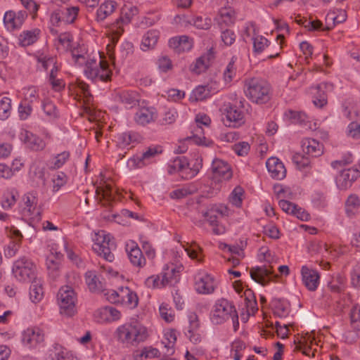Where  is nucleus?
<instances>
[{
    "mask_svg": "<svg viewBox=\"0 0 360 360\" xmlns=\"http://www.w3.org/2000/svg\"><path fill=\"white\" fill-rule=\"evenodd\" d=\"M118 340L134 345L145 341L148 337L147 328L137 322L127 323L116 330Z\"/></svg>",
    "mask_w": 360,
    "mask_h": 360,
    "instance_id": "nucleus-2",
    "label": "nucleus"
},
{
    "mask_svg": "<svg viewBox=\"0 0 360 360\" xmlns=\"http://www.w3.org/2000/svg\"><path fill=\"white\" fill-rule=\"evenodd\" d=\"M195 191V190L194 188H191L190 186L183 187L172 191L170 193V197L172 198L180 199L194 193Z\"/></svg>",
    "mask_w": 360,
    "mask_h": 360,
    "instance_id": "nucleus-51",
    "label": "nucleus"
},
{
    "mask_svg": "<svg viewBox=\"0 0 360 360\" xmlns=\"http://www.w3.org/2000/svg\"><path fill=\"white\" fill-rule=\"evenodd\" d=\"M266 166L273 178L281 180L285 176L286 169L283 164L277 158L271 157L269 158L266 162Z\"/></svg>",
    "mask_w": 360,
    "mask_h": 360,
    "instance_id": "nucleus-18",
    "label": "nucleus"
},
{
    "mask_svg": "<svg viewBox=\"0 0 360 360\" xmlns=\"http://www.w3.org/2000/svg\"><path fill=\"white\" fill-rule=\"evenodd\" d=\"M301 274L303 283L307 289L311 291L315 290L319 283L320 276L319 273L306 266H303L302 267Z\"/></svg>",
    "mask_w": 360,
    "mask_h": 360,
    "instance_id": "nucleus-15",
    "label": "nucleus"
},
{
    "mask_svg": "<svg viewBox=\"0 0 360 360\" xmlns=\"http://www.w3.org/2000/svg\"><path fill=\"white\" fill-rule=\"evenodd\" d=\"M156 118L157 113L155 108L148 107L140 108L134 115L136 123L141 126H145L154 122Z\"/></svg>",
    "mask_w": 360,
    "mask_h": 360,
    "instance_id": "nucleus-17",
    "label": "nucleus"
},
{
    "mask_svg": "<svg viewBox=\"0 0 360 360\" xmlns=\"http://www.w3.org/2000/svg\"><path fill=\"white\" fill-rule=\"evenodd\" d=\"M272 274V272L266 266H257L250 270L251 278L257 283L265 285L267 281L265 277Z\"/></svg>",
    "mask_w": 360,
    "mask_h": 360,
    "instance_id": "nucleus-28",
    "label": "nucleus"
},
{
    "mask_svg": "<svg viewBox=\"0 0 360 360\" xmlns=\"http://www.w3.org/2000/svg\"><path fill=\"white\" fill-rule=\"evenodd\" d=\"M359 176L360 171L357 169H343L336 177V184L340 190H347Z\"/></svg>",
    "mask_w": 360,
    "mask_h": 360,
    "instance_id": "nucleus-12",
    "label": "nucleus"
},
{
    "mask_svg": "<svg viewBox=\"0 0 360 360\" xmlns=\"http://www.w3.org/2000/svg\"><path fill=\"white\" fill-rule=\"evenodd\" d=\"M143 138L140 134L136 131H127L118 134L117 136V145L120 148H125L131 143H139Z\"/></svg>",
    "mask_w": 360,
    "mask_h": 360,
    "instance_id": "nucleus-24",
    "label": "nucleus"
},
{
    "mask_svg": "<svg viewBox=\"0 0 360 360\" xmlns=\"http://www.w3.org/2000/svg\"><path fill=\"white\" fill-rule=\"evenodd\" d=\"M11 114V100L8 97H3L0 100V119L5 120Z\"/></svg>",
    "mask_w": 360,
    "mask_h": 360,
    "instance_id": "nucleus-39",
    "label": "nucleus"
},
{
    "mask_svg": "<svg viewBox=\"0 0 360 360\" xmlns=\"http://www.w3.org/2000/svg\"><path fill=\"white\" fill-rule=\"evenodd\" d=\"M102 176L100 186L96 189V195H98V202L104 207H111L112 203L117 200V195L115 193L112 186L107 183Z\"/></svg>",
    "mask_w": 360,
    "mask_h": 360,
    "instance_id": "nucleus-9",
    "label": "nucleus"
},
{
    "mask_svg": "<svg viewBox=\"0 0 360 360\" xmlns=\"http://www.w3.org/2000/svg\"><path fill=\"white\" fill-rule=\"evenodd\" d=\"M212 171L215 178L229 180L232 177L231 167L227 162L219 159H214L213 160Z\"/></svg>",
    "mask_w": 360,
    "mask_h": 360,
    "instance_id": "nucleus-16",
    "label": "nucleus"
},
{
    "mask_svg": "<svg viewBox=\"0 0 360 360\" xmlns=\"http://www.w3.org/2000/svg\"><path fill=\"white\" fill-rule=\"evenodd\" d=\"M288 115L290 120L300 124H304L308 118L307 115L304 112L293 110H289Z\"/></svg>",
    "mask_w": 360,
    "mask_h": 360,
    "instance_id": "nucleus-57",
    "label": "nucleus"
},
{
    "mask_svg": "<svg viewBox=\"0 0 360 360\" xmlns=\"http://www.w3.org/2000/svg\"><path fill=\"white\" fill-rule=\"evenodd\" d=\"M32 284L30 288V299L33 302H39L43 297L44 291L41 282L38 279L31 281Z\"/></svg>",
    "mask_w": 360,
    "mask_h": 360,
    "instance_id": "nucleus-35",
    "label": "nucleus"
},
{
    "mask_svg": "<svg viewBox=\"0 0 360 360\" xmlns=\"http://www.w3.org/2000/svg\"><path fill=\"white\" fill-rule=\"evenodd\" d=\"M77 6L63 7L55 10L51 15V22L54 26H58L60 22L70 24L75 22L78 15Z\"/></svg>",
    "mask_w": 360,
    "mask_h": 360,
    "instance_id": "nucleus-8",
    "label": "nucleus"
},
{
    "mask_svg": "<svg viewBox=\"0 0 360 360\" xmlns=\"http://www.w3.org/2000/svg\"><path fill=\"white\" fill-rule=\"evenodd\" d=\"M327 84H321L315 88L314 92V104L319 108H322L327 103V94L325 89L327 88Z\"/></svg>",
    "mask_w": 360,
    "mask_h": 360,
    "instance_id": "nucleus-29",
    "label": "nucleus"
},
{
    "mask_svg": "<svg viewBox=\"0 0 360 360\" xmlns=\"http://www.w3.org/2000/svg\"><path fill=\"white\" fill-rule=\"evenodd\" d=\"M15 12L8 11L6 12L4 17V22L7 26L8 29L14 30L18 28L21 25H17Z\"/></svg>",
    "mask_w": 360,
    "mask_h": 360,
    "instance_id": "nucleus-45",
    "label": "nucleus"
},
{
    "mask_svg": "<svg viewBox=\"0 0 360 360\" xmlns=\"http://www.w3.org/2000/svg\"><path fill=\"white\" fill-rule=\"evenodd\" d=\"M245 87L246 96L253 103L264 104L271 100V85L262 79L253 77L247 79Z\"/></svg>",
    "mask_w": 360,
    "mask_h": 360,
    "instance_id": "nucleus-1",
    "label": "nucleus"
},
{
    "mask_svg": "<svg viewBox=\"0 0 360 360\" xmlns=\"http://www.w3.org/2000/svg\"><path fill=\"white\" fill-rule=\"evenodd\" d=\"M86 77L93 82H108L111 79L112 72L109 69L108 63L99 56V62L89 60L86 63L84 70Z\"/></svg>",
    "mask_w": 360,
    "mask_h": 360,
    "instance_id": "nucleus-3",
    "label": "nucleus"
},
{
    "mask_svg": "<svg viewBox=\"0 0 360 360\" xmlns=\"http://www.w3.org/2000/svg\"><path fill=\"white\" fill-rule=\"evenodd\" d=\"M191 171V169L189 167V163L186 158L177 157L172 162L168 167V172L169 174H173L175 172H181L182 173V178L188 179V174L186 171Z\"/></svg>",
    "mask_w": 360,
    "mask_h": 360,
    "instance_id": "nucleus-21",
    "label": "nucleus"
},
{
    "mask_svg": "<svg viewBox=\"0 0 360 360\" xmlns=\"http://www.w3.org/2000/svg\"><path fill=\"white\" fill-rule=\"evenodd\" d=\"M44 334L43 331L37 328H28L22 335V342L29 346L34 347L38 343L44 341Z\"/></svg>",
    "mask_w": 360,
    "mask_h": 360,
    "instance_id": "nucleus-14",
    "label": "nucleus"
},
{
    "mask_svg": "<svg viewBox=\"0 0 360 360\" xmlns=\"http://www.w3.org/2000/svg\"><path fill=\"white\" fill-rule=\"evenodd\" d=\"M25 143L33 150H41L45 147V143L41 139L32 134L26 133Z\"/></svg>",
    "mask_w": 360,
    "mask_h": 360,
    "instance_id": "nucleus-36",
    "label": "nucleus"
},
{
    "mask_svg": "<svg viewBox=\"0 0 360 360\" xmlns=\"http://www.w3.org/2000/svg\"><path fill=\"white\" fill-rule=\"evenodd\" d=\"M93 250L98 255L102 256L106 261L112 262L115 259L112 250L115 248V244L111 240L110 236L101 231L96 234Z\"/></svg>",
    "mask_w": 360,
    "mask_h": 360,
    "instance_id": "nucleus-5",
    "label": "nucleus"
},
{
    "mask_svg": "<svg viewBox=\"0 0 360 360\" xmlns=\"http://www.w3.org/2000/svg\"><path fill=\"white\" fill-rule=\"evenodd\" d=\"M52 181L53 191L56 192L67 183V176L63 172H58L53 176Z\"/></svg>",
    "mask_w": 360,
    "mask_h": 360,
    "instance_id": "nucleus-48",
    "label": "nucleus"
},
{
    "mask_svg": "<svg viewBox=\"0 0 360 360\" xmlns=\"http://www.w3.org/2000/svg\"><path fill=\"white\" fill-rule=\"evenodd\" d=\"M250 145L248 142H240L233 146V150L238 155L243 156L248 154L250 150Z\"/></svg>",
    "mask_w": 360,
    "mask_h": 360,
    "instance_id": "nucleus-62",
    "label": "nucleus"
},
{
    "mask_svg": "<svg viewBox=\"0 0 360 360\" xmlns=\"http://www.w3.org/2000/svg\"><path fill=\"white\" fill-rule=\"evenodd\" d=\"M304 153L311 157L321 156L323 153V145L314 139H305L302 141Z\"/></svg>",
    "mask_w": 360,
    "mask_h": 360,
    "instance_id": "nucleus-22",
    "label": "nucleus"
},
{
    "mask_svg": "<svg viewBox=\"0 0 360 360\" xmlns=\"http://www.w3.org/2000/svg\"><path fill=\"white\" fill-rule=\"evenodd\" d=\"M119 98L121 102L127 108H133L139 101V95L135 91H123L120 94Z\"/></svg>",
    "mask_w": 360,
    "mask_h": 360,
    "instance_id": "nucleus-32",
    "label": "nucleus"
},
{
    "mask_svg": "<svg viewBox=\"0 0 360 360\" xmlns=\"http://www.w3.org/2000/svg\"><path fill=\"white\" fill-rule=\"evenodd\" d=\"M348 133L354 139H360V124L357 122H352L348 126Z\"/></svg>",
    "mask_w": 360,
    "mask_h": 360,
    "instance_id": "nucleus-64",
    "label": "nucleus"
},
{
    "mask_svg": "<svg viewBox=\"0 0 360 360\" xmlns=\"http://www.w3.org/2000/svg\"><path fill=\"white\" fill-rule=\"evenodd\" d=\"M12 272L15 278L20 282L29 283L37 278L35 264L25 257L14 262Z\"/></svg>",
    "mask_w": 360,
    "mask_h": 360,
    "instance_id": "nucleus-4",
    "label": "nucleus"
},
{
    "mask_svg": "<svg viewBox=\"0 0 360 360\" xmlns=\"http://www.w3.org/2000/svg\"><path fill=\"white\" fill-rule=\"evenodd\" d=\"M179 272L176 271V269H167V271L162 274L161 284L163 285H172L175 284L179 279Z\"/></svg>",
    "mask_w": 360,
    "mask_h": 360,
    "instance_id": "nucleus-37",
    "label": "nucleus"
},
{
    "mask_svg": "<svg viewBox=\"0 0 360 360\" xmlns=\"http://www.w3.org/2000/svg\"><path fill=\"white\" fill-rule=\"evenodd\" d=\"M158 39V32L150 30L143 36L141 42V49L144 51L153 49L157 44Z\"/></svg>",
    "mask_w": 360,
    "mask_h": 360,
    "instance_id": "nucleus-33",
    "label": "nucleus"
},
{
    "mask_svg": "<svg viewBox=\"0 0 360 360\" xmlns=\"http://www.w3.org/2000/svg\"><path fill=\"white\" fill-rule=\"evenodd\" d=\"M209 66V60L205 56L198 58L194 64L191 65V70L196 74L205 71Z\"/></svg>",
    "mask_w": 360,
    "mask_h": 360,
    "instance_id": "nucleus-40",
    "label": "nucleus"
},
{
    "mask_svg": "<svg viewBox=\"0 0 360 360\" xmlns=\"http://www.w3.org/2000/svg\"><path fill=\"white\" fill-rule=\"evenodd\" d=\"M116 3L112 1H108L102 4L97 11V20H105L107 16L112 14L115 8Z\"/></svg>",
    "mask_w": 360,
    "mask_h": 360,
    "instance_id": "nucleus-34",
    "label": "nucleus"
},
{
    "mask_svg": "<svg viewBox=\"0 0 360 360\" xmlns=\"http://www.w3.org/2000/svg\"><path fill=\"white\" fill-rule=\"evenodd\" d=\"M120 294L121 304H125L130 308L136 307L138 305L139 299L137 295L128 287H121Z\"/></svg>",
    "mask_w": 360,
    "mask_h": 360,
    "instance_id": "nucleus-27",
    "label": "nucleus"
},
{
    "mask_svg": "<svg viewBox=\"0 0 360 360\" xmlns=\"http://www.w3.org/2000/svg\"><path fill=\"white\" fill-rule=\"evenodd\" d=\"M221 40L226 46H231L236 40V34L231 30L226 29L221 32Z\"/></svg>",
    "mask_w": 360,
    "mask_h": 360,
    "instance_id": "nucleus-58",
    "label": "nucleus"
},
{
    "mask_svg": "<svg viewBox=\"0 0 360 360\" xmlns=\"http://www.w3.org/2000/svg\"><path fill=\"white\" fill-rule=\"evenodd\" d=\"M39 32L40 30L38 29L24 31L19 36L20 44L22 46L32 45L37 40Z\"/></svg>",
    "mask_w": 360,
    "mask_h": 360,
    "instance_id": "nucleus-30",
    "label": "nucleus"
},
{
    "mask_svg": "<svg viewBox=\"0 0 360 360\" xmlns=\"http://www.w3.org/2000/svg\"><path fill=\"white\" fill-rule=\"evenodd\" d=\"M176 331L174 329H167L164 332L162 343L166 349L167 355H172L174 353V346L176 342Z\"/></svg>",
    "mask_w": 360,
    "mask_h": 360,
    "instance_id": "nucleus-25",
    "label": "nucleus"
},
{
    "mask_svg": "<svg viewBox=\"0 0 360 360\" xmlns=\"http://www.w3.org/2000/svg\"><path fill=\"white\" fill-rule=\"evenodd\" d=\"M193 136L191 137L193 141L198 145H207L205 143L206 138L204 136V130L201 125L195 124L193 127Z\"/></svg>",
    "mask_w": 360,
    "mask_h": 360,
    "instance_id": "nucleus-43",
    "label": "nucleus"
},
{
    "mask_svg": "<svg viewBox=\"0 0 360 360\" xmlns=\"http://www.w3.org/2000/svg\"><path fill=\"white\" fill-rule=\"evenodd\" d=\"M338 311L342 314L349 313V315H360V303L355 304L352 307L346 306L344 303L338 304Z\"/></svg>",
    "mask_w": 360,
    "mask_h": 360,
    "instance_id": "nucleus-44",
    "label": "nucleus"
},
{
    "mask_svg": "<svg viewBox=\"0 0 360 360\" xmlns=\"http://www.w3.org/2000/svg\"><path fill=\"white\" fill-rule=\"evenodd\" d=\"M169 45L176 53L188 51L193 46V40L186 35L175 37L169 39Z\"/></svg>",
    "mask_w": 360,
    "mask_h": 360,
    "instance_id": "nucleus-20",
    "label": "nucleus"
},
{
    "mask_svg": "<svg viewBox=\"0 0 360 360\" xmlns=\"http://www.w3.org/2000/svg\"><path fill=\"white\" fill-rule=\"evenodd\" d=\"M269 41L263 37H257L254 39L253 48L257 53H261L268 46Z\"/></svg>",
    "mask_w": 360,
    "mask_h": 360,
    "instance_id": "nucleus-59",
    "label": "nucleus"
},
{
    "mask_svg": "<svg viewBox=\"0 0 360 360\" xmlns=\"http://www.w3.org/2000/svg\"><path fill=\"white\" fill-rule=\"evenodd\" d=\"M195 288L200 294H212L215 290L214 278L205 272H199L195 276Z\"/></svg>",
    "mask_w": 360,
    "mask_h": 360,
    "instance_id": "nucleus-11",
    "label": "nucleus"
},
{
    "mask_svg": "<svg viewBox=\"0 0 360 360\" xmlns=\"http://www.w3.org/2000/svg\"><path fill=\"white\" fill-rule=\"evenodd\" d=\"M314 340V337L307 333L304 335H302L300 338L297 342H295L296 344L295 350L301 351L302 354L306 356L314 357L316 352L315 349L311 352V355H310L311 345Z\"/></svg>",
    "mask_w": 360,
    "mask_h": 360,
    "instance_id": "nucleus-23",
    "label": "nucleus"
},
{
    "mask_svg": "<svg viewBox=\"0 0 360 360\" xmlns=\"http://www.w3.org/2000/svg\"><path fill=\"white\" fill-rule=\"evenodd\" d=\"M243 193L244 191L240 186L236 187L230 196V202L236 207H240Z\"/></svg>",
    "mask_w": 360,
    "mask_h": 360,
    "instance_id": "nucleus-49",
    "label": "nucleus"
},
{
    "mask_svg": "<svg viewBox=\"0 0 360 360\" xmlns=\"http://www.w3.org/2000/svg\"><path fill=\"white\" fill-rule=\"evenodd\" d=\"M63 255L58 252H53L46 257V266L49 271V275L53 279H56L60 275V266Z\"/></svg>",
    "mask_w": 360,
    "mask_h": 360,
    "instance_id": "nucleus-13",
    "label": "nucleus"
},
{
    "mask_svg": "<svg viewBox=\"0 0 360 360\" xmlns=\"http://www.w3.org/2000/svg\"><path fill=\"white\" fill-rule=\"evenodd\" d=\"M271 307L273 310L274 315H281L284 313H289V304L279 300H274L271 302Z\"/></svg>",
    "mask_w": 360,
    "mask_h": 360,
    "instance_id": "nucleus-42",
    "label": "nucleus"
},
{
    "mask_svg": "<svg viewBox=\"0 0 360 360\" xmlns=\"http://www.w3.org/2000/svg\"><path fill=\"white\" fill-rule=\"evenodd\" d=\"M101 293H103L105 298L111 303H121L120 288L118 290L105 289V291Z\"/></svg>",
    "mask_w": 360,
    "mask_h": 360,
    "instance_id": "nucleus-52",
    "label": "nucleus"
},
{
    "mask_svg": "<svg viewBox=\"0 0 360 360\" xmlns=\"http://www.w3.org/2000/svg\"><path fill=\"white\" fill-rule=\"evenodd\" d=\"M160 353L157 348L152 347H145L141 349L139 356L140 358L151 359L158 357L160 356Z\"/></svg>",
    "mask_w": 360,
    "mask_h": 360,
    "instance_id": "nucleus-55",
    "label": "nucleus"
},
{
    "mask_svg": "<svg viewBox=\"0 0 360 360\" xmlns=\"http://www.w3.org/2000/svg\"><path fill=\"white\" fill-rule=\"evenodd\" d=\"M57 300L60 308V314L66 313L68 315L75 313L76 295L72 287L68 285L60 288L57 294Z\"/></svg>",
    "mask_w": 360,
    "mask_h": 360,
    "instance_id": "nucleus-7",
    "label": "nucleus"
},
{
    "mask_svg": "<svg viewBox=\"0 0 360 360\" xmlns=\"http://www.w3.org/2000/svg\"><path fill=\"white\" fill-rule=\"evenodd\" d=\"M161 153V150H159L158 147H149L144 151L141 155H135L130 158L127 163L125 162H122V171L126 174H129L126 168V165L131 169L141 168L148 164H150L153 159Z\"/></svg>",
    "mask_w": 360,
    "mask_h": 360,
    "instance_id": "nucleus-6",
    "label": "nucleus"
},
{
    "mask_svg": "<svg viewBox=\"0 0 360 360\" xmlns=\"http://www.w3.org/2000/svg\"><path fill=\"white\" fill-rule=\"evenodd\" d=\"M54 356L56 360H77L71 352L63 347H56Z\"/></svg>",
    "mask_w": 360,
    "mask_h": 360,
    "instance_id": "nucleus-46",
    "label": "nucleus"
},
{
    "mask_svg": "<svg viewBox=\"0 0 360 360\" xmlns=\"http://www.w3.org/2000/svg\"><path fill=\"white\" fill-rule=\"evenodd\" d=\"M45 114L50 120L58 117V111L55 104L49 99H44L42 104Z\"/></svg>",
    "mask_w": 360,
    "mask_h": 360,
    "instance_id": "nucleus-41",
    "label": "nucleus"
},
{
    "mask_svg": "<svg viewBox=\"0 0 360 360\" xmlns=\"http://www.w3.org/2000/svg\"><path fill=\"white\" fill-rule=\"evenodd\" d=\"M224 124L229 127H239L245 123L244 114L237 106L229 104L224 109Z\"/></svg>",
    "mask_w": 360,
    "mask_h": 360,
    "instance_id": "nucleus-10",
    "label": "nucleus"
},
{
    "mask_svg": "<svg viewBox=\"0 0 360 360\" xmlns=\"http://www.w3.org/2000/svg\"><path fill=\"white\" fill-rule=\"evenodd\" d=\"M212 311L214 313V315H238L233 302L225 298L217 300L213 307Z\"/></svg>",
    "mask_w": 360,
    "mask_h": 360,
    "instance_id": "nucleus-19",
    "label": "nucleus"
},
{
    "mask_svg": "<svg viewBox=\"0 0 360 360\" xmlns=\"http://www.w3.org/2000/svg\"><path fill=\"white\" fill-rule=\"evenodd\" d=\"M85 279L90 291L95 293H101L105 291L103 284L94 271H87L85 274Z\"/></svg>",
    "mask_w": 360,
    "mask_h": 360,
    "instance_id": "nucleus-26",
    "label": "nucleus"
},
{
    "mask_svg": "<svg viewBox=\"0 0 360 360\" xmlns=\"http://www.w3.org/2000/svg\"><path fill=\"white\" fill-rule=\"evenodd\" d=\"M347 211H352L360 205V200L357 195H350L345 202Z\"/></svg>",
    "mask_w": 360,
    "mask_h": 360,
    "instance_id": "nucleus-63",
    "label": "nucleus"
},
{
    "mask_svg": "<svg viewBox=\"0 0 360 360\" xmlns=\"http://www.w3.org/2000/svg\"><path fill=\"white\" fill-rule=\"evenodd\" d=\"M234 22L233 11L231 10L222 9L220 11V17L219 19V24L224 23L226 25H230Z\"/></svg>",
    "mask_w": 360,
    "mask_h": 360,
    "instance_id": "nucleus-47",
    "label": "nucleus"
},
{
    "mask_svg": "<svg viewBox=\"0 0 360 360\" xmlns=\"http://www.w3.org/2000/svg\"><path fill=\"white\" fill-rule=\"evenodd\" d=\"M16 202L15 194L11 191H7L4 194L1 202L4 208H10Z\"/></svg>",
    "mask_w": 360,
    "mask_h": 360,
    "instance_id": "nucleus-60",
    "label": "nucleus"
},
{
    "mask_svg": "<svg viewBox=\"0 0 360 360\" xmlns=\"http://www.w3.org/2000/svg\"><path fill=\"white\" fill-rule=\"evenodd\" d=\"M193 25L198 29L208 30L212 25V20L210 18L201 16L195 17L193 19Z\"/></svg>",
    "mask_w": 360,
    "mask_h": 360,
    "instance_id": "nucleus-53",
    "label": "nucleus"
},
{
    "mask_svg": "<svg viewBox=\"0 0 360 360\" xmlns=\"http://www.w3.org/2000/svg\"><path fill=\"white\" fill-rule=\"evenodd\" d=\"M32 108L28 102L23 101L18 107V113L21 120H26L31 114Z\"/></svg>",
    "mask_w": 360,
    "mask_h": 360,
    "instance_id": "nucleus-54",
    "label": "nucleus"
},
{
    "mask_svg": "<svg viewBox=\"0 0 360 360\" xmlns=\"http://www.w3.org/2000/svg\"><path fill=\"white\" fill-rule=\"evenodd\" d=\"M78 87L81 90V93L83 94L85 99L84 102L86 104H90L92 101V96L90 93L89 85L82 81L78 82Z\"/></svg>",
    "mask_w": 360,
    "mask_h": 360,
    "instance_id": "nucleus-61",
    "label": "nucleus"
},
{
    "mask_svg": "<svg viewBox=\"0 0 360 360\" xmlns=\"http://www.w3.org/2000/svg\"><path fill=\"white\" fill-rule=\"evenodd\" d=\"M227 212L226 207L224 208V211L217 207H212L203 213V217L206 218L211 226H214L217 224V214H226Z\"/></svg>",
    "mask_w": 360,
    "mask_h": 360,
    "instance_id": "nucleus-38",
    "label": "nucleus"
},
{
    "mask_svg": "<svg viewBox=\"0 0 360 360\" xmlns=\"http://www.w3.org/2000/svg\"><path fill=\"white\" fill-rule=\"evenodd\" d=\"M292 162L300 169H304L309 165L310 161L307 157L297 153L292 157Z\"/></svg>",
    "mask_w": 360,
    "mask_h": 360,
    "instance_id": "nucleus-56",
    "label": "nucleus"
},
{
    "mask_svg": "<svg viewBox=\"0 0 360 360\" xmlns=\"http://www.w3.org/2000/svg\"><path fill=\"white\" fill-rule=\"evenodd\" d=\"M209 91L204 86H199L196 87L192 92L191 99L198 101H202L207 97Z\"/></svg>",
    "mask_w": 360,
    "mask_h": 360,
    "instance_id": "nucleus-50",
    "label": "nucleus"
},
{
    "mask_svg": "<svg viewBox=\"0 0 360 360\" xmlns=\"http://www.w3.org/2000/svg\"><path fill=\"white\" fill-rule=\"evenodd\" d=\"M131 263L136 266L144 265L146 259L141 249L137 246H132L128 253Z\"/></svg>",
    "mask_w": 360,
    "mask_h": 360,
    "instance_id": "nucleus-31",
    "label": "nucleus"
}]
</instances>
